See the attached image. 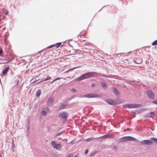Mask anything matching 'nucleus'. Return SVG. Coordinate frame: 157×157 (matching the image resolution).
<instances>
[{
    "mask_svg": "<svg viewBox=\"0 0 157 157\" xmlns=\"http://www.w3.org/2000/svg\"><path fill=\"white\" fill-rule=\"evenodd\" d=\"M98 74V73L95 72H88L84 74H82L80 76L75 79L76 82H78L84 79L88 78L91 77H94Z\"/></svg>",
    "mask_w": 157,
    "mask_h": 157,
    "instance_id": "f257e3e1",
    "label": "nucleus"
},
{
    "mask_svg": "<svg viewBox=\"0 0 157 157\" xmlns=\"http://www.w3.org/2000/svg\"><path fill=\"white\" fill-rule=\"evenodd\" d=\"M105 102L111 105H115L118 104L120 102L117 100H113L112 99H108L105 100Z\"/></svg>",
    "mask_w": 157,
    "mask_h": 157,
    "instance_id": "f03ea898",
    "label": "nucleus"
},
{
    "mask_svg": "<svg viewBox=\"0 0 157 157\" xmlns=\"http://www.w3.org/2000/svg\"><path fill=\"white\" fill-rule=\"evenodd\" d=\"M59 116V118L63 119L64 121H66L68 118L67 113L65 111H62L60 112Z\"/></svg>",
    "mask_w": 157,
    "mask_h": 157,
    "instance_id": "7ed1b4c3",
    "label": "nucleus"
},
{
    "mask_svg": "<svg viewBox=\"0 0 157 157\" xmlns=\"http://www.w3.org/2000/svg\"><path fill=\"white\" fill-rule=\"evenodd\" d=\"M99 97V96L97 94L94 93H90L85 94L83 96H82L81 97L82 98H98Z\"/></svg>",
    "mask_w": 157,
    "mask_h": 157,
    "instance_id": "20e7f679",
    "label": "nucleus"
},
{
    "mask_svg": "<svg viewBox=\"0 0 157 157\" xmlns=\"http://www.w3.org/2000/svg\"><path fill=\"white\" fill-rule=\"evenodd\" d=\"M148 97L151 99L155 98V95L153 91L151 90H148L146 91Z\"/></svg>",
    "mask_w": 157,
    "mask_h": 157,
    "instance_id": "39448f33",
    "label": "nucleus"
},
{
    "mask_svg": "<svg viewBox=\"0 0 157 157\" xmlns=\"http://www.w3.org/2000/svg\"><path fill=\"white\" fill-rule=\"evenodd\" d=\"M54 101V98L52 96L50 97L47 101V105L48 107H50L52 105Z\"/></svg>",
    "mask_w": 157,
    "mask_h": 157,
    "instance_id": "423d86ee",
    "label": "nucleus"
},
{
    "mask_svg": "<svg viewBox=\"0 0 157 157\" xmlns=\"http://www.w3.org/2000/svg\"><path fill=\"white\" fill-rule=\"evenodd\" d=\"M50 112V109L48 107L43 108L41 112V114L43 116H46L48 112Z\"/></svg>",
    "mask_w": 157,
    "mask_h": 157,
    "instance_id": "0eeeda50",
    "label": "nucleus"
},
{
    "mask_svg": "<svg viewBox=\"0 0 157 157\" xmlns=\"http://www.w3.org/2000/svg\"><path fill=\"white\" fill-rule=\"evenodd\" d=\"M152 142V141L148 140H144L140 141V143L142 145L146 144L149 145L151 144Z\"/></svg>",
    "mask_w": 157,
    "mask_h": 157,
    "instance_id": "6e6552de",
    "label": "nucleus"
},
{
    "mask_svg": "<svg viewBox=\"0 0 157 157\" xmlns=\"http://www.w3.org/2000/svg\"><path fill=\"white\" fill-rule=\"evenodd\" d=\"M142 59L140 57L134 58L133 59V62L137 64H140L142 62Z\"/></svg>",
    "mask_w": 157,
    "mask_h": 157,
    "instance_id": "1a4fd4ad",
    "label": "nucleus"
},
{
    "mask_svg": "<svg viewBox=\"0 0 157 157\" xmlns=\"http://www.w3.org/2000/svg\"><path fill=\"white\" fill-rule=\"evenodd\" d=\"M113 134H107L104 135H103V136H101L99 137V138H102L103 139H105L107 137H108L109 138H112L113 137Z\"/></svg>",
    "mask_w": 157,
    "mask_h": 157,
    "instance_id": "9d476101",
    "label": "nucleus"
},
{
    "mask_svg": "<svg viewBox=\"0 0 157 157\" xmlns=\"http://www.w3.org/2000/svg\"><path fill=\"white\" fill-rule=\"evenodd\" d=\"M100 84L103 88L105 90L107 89L108 88V86L107 83L104 82H101Z\"/></svg>",
    "mask_w": 157,
    "mask_h": 157,
    "instance_id": "9b49d317",
    "label": "nucleus"
},
{
    "mask_svg": "<svg viewBox=\"0 0 157 157\" xmlns=\"http://www.w3.org/2000/svg\"><path fill=\"white\" fill-rule=\"evenodd\" d=\"M112 89L113 93L115 94V95L117 97H118V96L120 95V92L117 90V89L115 87H113L112 88Z\"/></svg>",
    "mask_w": 157,
    "mask_h": 157,
    "instance_id": "f8f14e48",
    "label": "nucleus"
},
{
    "mask_svg": "<svg viewBox=\"0 0 157 157\" xmlns=\"http://www.w3.org/2000/svg\"><path fill=\"white\" fill-rule=\"evenodd\" d=\"M142 106L141 104H132V108H140Z\"/></svg>",
    "mask_w": 157,
    "mask_h": 157,
    "instance_id": "ddd939ff",
    "label": "nucleus"
},
{
    "mask_svg": "<svg viewBox=\"0 0 157 157\" xmlns=\"http://www.w3.org/2000/svg\"><path fill=\"white\" fill-rule=\"evenodd\" d=\"M127 136H124L121 137L119 140V142H122L126 141H127Z\"/></svg>",
    "mask_w": 157,
    "mask_h": 157,
    "instance_id": "4468645a",
    "label": "nucleus"
},
{
    "mask_svg": "<svg viewBox=\"0 0 157 157\" xmlns=\"http://www.w3.org/2000/svg\"><path fill=\"white\" fill-rule=\"evenodd\" d=\"M9 69H10V67H7L5 69H4L2 72L3 75H6L7 74V72L8 71Z\"/></svg>",
    "mask_w": 157,
    "mask_h": 157,
    "instance_id": "2eb2a0df",
    "label": "nucleus"
},
{
    "mask_svg": "<svg viewBox=\"0 0 157 157\" xmlns=\"http://www.w3.org/2000/svg\"><path fill=\"white\" fill-rule=\"evenodd\" d=\"M127 136V141H135L136 140L137 141H139L135 138L131 136Z\"/></svg>",
    "mask_w": 157,
    "mask_h": 157,
    "instance_id": "dca6fc26",
    "label": "nucleus"
},
{
    "mask_svg": "<svg viewBox=\"0 0 157 157\" xmlns=\"http://www.w3.org/2000/svg\"><path fill=\"white\" fill-rule=\"evenodd\" d=\"M122 107L124 108H128V109L132 108V104L124 105H122Z\"/></svg>",
    "mask_w": 157,
    "mask_h": 157,
    "instance_id": "f3484780",
    "label": "nucleus"
},
{
    "mask_svg": "<svg viewBox=\"0 0 157 157\" xmlns=\"http://www.w3.org/2000/svg\"><path fill=\"white\" fill-rule=\"evenodd\" d=\"M61 144L59 143L56 144V145L55 146V148L57 150L59 149L61 147Z\"/></svg>",
    "mask_w": 157,
    "mask_h": 157,
    "instance_id": "a211bd4d",
    "label": "nucleus"
},
{
    "mask_svg": "<svg viewBox=\"0 0 157 157\" xmlns=\"http://www.w3.org/2000/svg\"><path fill=\"white\" fill-rule=\"evenodd\" d=\"M51 78V77H50L49 76H47V77H46L45 78H42L40 82H44V81H47L49 79H50Z\"/></svg>",
    "mask_w": 157,
    "mask_h": 157,
    "instance_id": "6ab92c4d",
    "label": "nucleus"
},
{
    "mask_svg": "<svg viewBox=\"0 0 157 157\" xmlns=\"http://www.w3.org/2000/svg\"><path fill=\"white\" fill-rule=\"evenodd\" d=\"M41 94V91L40 90H38L36 92V96L37 97H39Z\"/></svg>",
    "mask_w": 157,
    "mask_h": 157,
    "instance_id": "aec40b11",
    "label": "nucleus"
},
{
    "mask_svg": "<svg viewBox=\"0 0 157 157\" xmlns=\"http://www.w3.org/2000/svg\"><path fill=\"white\" fill-rule=\"evenodd\" d=\"M66 105L62 104L59 107L58 109L59 110H62L65 109V107Z\"/></svg>",
    "mask_w": 157,
    "mask_h": 157,
    "instance_id": "412c9836",
    "label": "nucleus"
},
{
    "mask_svg": "<svg viewBox=\"0 0 157 157\" xmlns=\"http://www.w3.org/2000/svg\"><path fill=\"white\" fill-rule=\"evenodd\" d=\"M62 43L61 42H59L54 44V45H55L54 47H55L56 48H58L61 45Z\"/></svg>",
    "mask_w": 157,
    "mask_h": 157,
    "instance_id": "4be33fe9",
    "label": "nucleus"
},
{
    "mask_svg": "<svg viewBox=\"0 0 157 157\" xmlns=\"http://www.w3.org/2000/svg\"><path fill=\"white\" fill-rule=\"evenodd\" d=\"M98 151H95L92 152L90 154V156H93L95 155L96 154L98 153Z\"/></svg>",
    "mask_w": 157,
    "mask_h": 157,
    "instance_id": "5701e85b",
    "label": "nucleus"
},
{
    "mask_svg": "<svg viewBox=\"0 0 157 157\" xmlns=\"http://www.w3.org/2000/svg\"><path fill=\"white\" fill-rule=\"evenodd\" d=\"M84 33H83L82 31L80 32V33L77 35V37L78 38H79V37H81L82 36H84Z\"/></svg>",
    "mask_w": 157,
    "mask_h": 157,
    "instance_id": "b1692460",
    "label": "nucleus"
},
{
    "mask_svg": "<svg viewBox=\"0 0 157 157\" xmlns=\"http://www.w3.org/2000/svg\"><path fill=\"white\" fill-rule=\"evenodd\" d=\"M30 117H28L27 119V126H30Z\"/></svg>",
    "mask_w": 157,
    "mask_h": 157,
    "instance_id": "393cba45",
    "label": "nucleus"
},
{
    "mask_svg": "<svg viewBox=\"0 0 157 157\" xmlns=\"http://www.w3.org/2000/svg\"><path fill=\"white\" fill-rule=\"evenodd\" d=\"M56 143L55 141H52L51 142V144L52 145V147L54 148L55 145H56Z\"/></svg>",
    "mask_w": 157,
    "mask_h": 157,
    "instance_id": "a878e982",
    "label": "nucleus"
},
{
    "mask_svg": "<svg viewBox=\"0 0 157 157\" xmlns=\"http://www.w3.org/2000/svg\"><path fill=\"white\" fill-rule=\"evenodd\" d=\"M151 140L154 141L157 144V138L155 137H152L151 138Z\"/></svg>",
    "mask_w": 157,
    "mask_h": 157,
    "instance_id": "bb28decb",
    "label": "nucleus"
},
{
    "mask_svg": "<svg viewBox=\"0 0 157 157\" xmlns=\"http://www.w3.org/2000/svg\"><path fill=\"white\" fill-rule=\"evenodd\" d=\"M151 45L153 46L157 45V40H155L152 44Z\"/></svg>",
    "mask_w": 157,
    "mask_h": 157,
    "instance_id": "cd10ccee",
    "label": "nucleus"
},
{
    "mask_svg": "<svg viewBox=\"0 0 157 157\" xmlns=\"http://www.w3.org/2000/svg\"><path fill=\"white\" fill-rule=\"evenodd\" d=\"M150 114L151 115H152V117H153L155 116V113L154 112L151 111L150 112Z\"/></svg>",
    "mask_w": 157,
    "mask_h": 157,
    "instance_id": "c85d7f7f",
    "label": "nucleus"
},
{
    "mask_svg": "<svg viewBox=\"0 0 157 157\" xmlns=\"http://www.w3.org/2000/svg\"><path fill=\"white\" fill-rule=\"evenodd\" d=\"M146 117L147 118H150L152 117V115H151L149 113H148L146 115Z\"/></svg>",
    "mask_w": 157,
    "mask_h": 157,
    "instance_id": "c756f323",
    "label": "nucleus"
},
{
    "mask_svg": "<svg viewBox=\"0 0 157 157\" xmlns=\"http://www.w3.org/2000/svg\"><path fill=\"white\" fill-rule=\"evenodd\" d=\"M75 67L73 68H71V69H70L69 70L67 71H72V70H74V69L76 68H78V67Z\"/></svg>",
    "mask_w": 157,
    "mask_h": 157,
    "instance_id": "7c9ffc66",
    "label": "nucleus"
},
{
    "mask_svg": "<svg viewBox=\"0 0 157 157\" xmlns=\"http://www.w3.org/2000/svg\"><path fill=\"white\" fill-rule=\"evenodd\" d=\"M54 46H55V45L52 44V45H51L48 47H47V48H48V49L50 48H51Z\"/></svg>",
    "mask_w": 157,
    "mask_h": 157,
    "instance_id": "2f4dec72",
    "label": "nucleus"
},
{
    "mask_svg": "<svg viewBox=\"0 0 157 157\" xmlns=\"http://www.w3.org/2000/svg\"><path fill=\"white\" fill-rule=\"evenodd\" d=\"M64 131H62L60 132H59L57 134H56V136H58V135H61L62 133L64 132Z\"/></svg>",
    "mask_w": 157,
    "mask_h": 157,
    "instance_id": "473e14b6",
    "label": "nucleus"
},
{
    "mask_svg": "<svg viewBox=\"0 0 157 157\" xmlns=\"http://www.w3.org/2000/svg\"><path fill=\"white\" fill-rule=\"evenodd\" d=\"M143 112V111L141 109H139L137 112L138 114L141 113Z\"/></svg>",
    "mask_w": 157,
    "mask_h": 157,
    "instance_id": "72a5a7b5",
    "label": "nucleus"
},
{
    "mask_svg": "<svg viewBox=\"0 0 157 157\" xmlns=\"http://www.w3.org/2000/svg\"><path fill=\"white\" fill-rule=\"evenodd\" d=\"M27 136H28L30 133V130H27L26 131Z\"/></svg>",
    "mask_w": 157,
    "mask_h": 157,
    "instance_id": "f704fd0d",
    "label": "nucleus"
},
{
    "mask_svg": "<svg viewBox=\"0 0 157 157\" xmlns=\"http://www.w3.org/2000/svg\"><path fill=\"white\" fill-rule=\"evenodd\" d=\"M152 102L154 104L157 105V100H153L152 101Z\"/></svg>",
    "mask_w": 157,
    "mask_h": 157,
    "instance_id": "c9c22d12",
    "label": "nucleus"
},
{
    "mask_svg": "<svg viewBox=\"0 0 157 157\" xmlns=\"http://www.w3.org/2000/svg\"><path fill=\"white\" fill-rule=\"evenodd\" d=\"M71 91L74 92H76V90L75 88H72L71 90Z\"/></svg>",
    "mask_w": 157,
    "mask_h": 157,
    "instance_id": "e433bc0d",
    "label": "nucleus"
},
{
    "mask_svg": "<svg viewBox=\"0 0 157 157\" xmlns=\"http://www.w3.org/2000/svg\"><path fill=\"white\" fill-rule=\"evenodd\" d=\"M52 155L53 157H58V155L55 153H54Z\"/></svg>",
    "mask_w": 157,
    "mask_h": 157,
    "instance_id": "4c0bfd02",
    "label": "nucleus"
},
{
    "mask_svg": "<svg viewBox=\"0 0 157 157\" xmlns=\"http://www.w3.org/2000/svg\"><path fill=\"white\" fill-rule=\"evenodd\" d=\"M124 54V53H123L117 54V56H118V57H119L121 56V54Z\"/></svg>",
    "mask_w": 157,
    "mask_h": 157,
    "instance_id": "58836bf2",
    "label": "nucleus"
},
{
    "mask_svg": "<svg viewBox=\"0 0 157 157\" xmlns=\"http://www.w3.org/2000/svg\"><path fill=\"white\" fill-rule=\"evenodd\" d=\"M73 156V154H70L67 157H72Z\"/></svg>",
    "mask_w": 157,
    "mask_h": 157,
    "instance_id": "ea45409f",
    "label": "nucleus"
},
{
    "mask_svg": "<svg viewBox=\"0 0 157 157\" xmlns=\"http://www.w3.org/2000/svg\"><path fill=\"white\" fill-rule=\"evenodd\" d=\"M92 139V138H88L86 139V140L88 141H91V139Z\"/></svg>",
    "mask_w": 157,
    "mask_h": 157,
    "instance_id": "a19ab883",
    "label": "nucleus"
},
{
    "mask_svg": "<svg viewBox=\"0 0 157 157\" xmlns=\"http://www.w3.org/2000/svg\"><path fill=\"white\" fill-rule=\"evenodd\" d=\"M91 86L92 87H94V86H95V84L94 83H92L90 84Z\"/></svg>",
    "mask_w": 157,
    "mask_h": 157,
    "instance_id": "79ce46f5",
    "label": "nucleus"
},
{
    "mask_svg": "<svg viewBox=\"0 0 157 157\" xmlns=\"http://www.w3.org/2000/svg\"><path fill=\"white\" fill-rule=\"evenodd\" d=\"M143 111H144L147 110L148 109L147 108H144V109H141Z\"/></svg>",
    "mask_w": 157,
    "mask_h": 157,
    "instance_id": "37998d69",
    "label": "nucleus"
},
{
    "mask_svg": "<svg viewBox=\"0 0 157 157\" xmlns=\"http://www.w3.org/2000/svg\"><path fill=\"white\" fill-rule=\"evenodd\" d=\"M88 150H87V149L86 150L85 152V154H86L87 153H88Z\"/></svg>",
    "mask_w": 157,
    "mask_h": 157,
    "instance_id": "c03bdc74",
    "label": "nucleus"
},
{
    "mask_svg": "<svg viewBox=\"0 0 157 157\" xmlns=\"http://www.w3.org/2000/svg\"><path fill=\"white\" fill-rule=\"evenodd\" d=\"M3 53V51L2 49L1 48V49L0 50V54H2Z\"/></svg>",
    "mask_w": 157,
    "mask_h": 157,
    "instance_id": "a18cd8bd",
    "label": "nucleus"
},
{
    "mask_svg": "<svg viewBox=\"0 0 157 157\" xmlns=\"http://www.w3.org/2000/svg\"><path fill=\"white\" fill-rule=\"evenodd\" d=\"M58 139H60V140H66V141H67V139H62V138H61V137L59 138H58Z\"/></svg>",
    "mask_w": 157,
    "mask_h": 157,
    "instance_id": "49530a36",
    "label": "nucleus"
},
{
    "mask_svg": "<svg viewBox=\"0 0 157 157\" xmlns=\"http://www.w3.org/2000/svg\"><path fill=\"white\" fill-rule=\"evenodd\" d=\"M113 149L115 150V151H116L117 150V147L116 146H114Z\"/></svg>",
    "mask_w": 157,
    "mask_h": 157,
    "instance_id": "de8ad7c7",
    "label": "nucleus"
},
{
    "mask_svg": "<svg viewBox=\"0 0 157 157\" xmlns=\"http://www.w3.org/2000/svg\"><path fill=\"white\" fill-rule=\"evenodd\" d=\"M27 130H29V128H30V126H27Z\"/></svg>",
    "mask_w": 157,
    "mask_h": 157,
    "instance_id": "09e8293b",
    "label": "nucleus"
},
{
    "mask_svg": "<svg viewBox=\"0 0 157 157\" xmlns=\"http://www.w3.org/2000/svg\"><path fill=\"white\" fill-rule=\"evenodd\" d=\"M67 44L69 45H70V46L71 47H72V48L73 47V46L70 44V43L69 42H68Z\"/></svg>",
    "mask_w": 157,
    "mask_h": 157,
    "instance_id": "8fccbe9b",
    "label": "nucleus"
},
{
    "mask_svg": "<svg viewBox=\"0 0 157 157\" xmlns=\"http://www.w3.org/2000/svg\"><path fill=\"white\" fill-rule=\"evenodd\" d=\"M56 79H54L53 80L52 82H50V83H52L53 82L55 81H56Z\"/></svg>",
    "mask_w": 157,
    "mask_h": 157,
    "instance_id": "3c124183",
    "label": "nucleus"
},
{
    "mask_svg": "<svg viewBox=\"0 0 157 157\" xmlns=\"http://www.w3.org/2000/svg\"><path fill=\"white\" fill-rule=\"evenodd\" d=\"M102 75H103V76H103V77H107L106 76V75H103V74H102Z\"/></svg>",
    "mask_w": 157,
    "mask_h": 157,
    "instance_id": "603ef678",
    "label": "nucleus"
},
{
    "mask_svg": "<svg viewBox=\"0 0 157 157\" xmlns=\"http://www.w3.org/2000/svg\"><path fill=\"white\" fill-rule=\"evenodd\" d=\"M134 52V51H131V52H128V53H130V52H132V53H133Z\"/></svg>",
    "mask_w": 157,
    "mask_h": 157,
    "instance_id": "864d4df0",
    "label": "nucleus"
},
{
    "mask_svg": "<svg viewBox=\"0 0 157 157\" xmlns=\"http://www.w3.org/2000/svg\"><path fill=\"white\" fill-rule=\"evenodd\" d=\"M63 44H64V42L63 43ZM63 45H61V48H63Z\"/></svg>",
    "mask_w": 157,
    "mask_h": 157,
    "instance_id": "5fc2aeb1",
    "label": "nucleus"
},
{
    "mask_svg": "<svg viewBox=\"0 0 157 157\" xmlns=\"http://www.w3.org/2000/svg\"><path fill=\"white\" fill-rule=\"evenodd\" d=\"M69 40V42L70 41H72V39H70Z\"/></svg>",
    "mask_w": 157,
    "mask_h": 157,
    "instance_id": "6e6d98bb",
    "label": "nucleus"
},
{
    "mask_svg": "<svg viewBox=\"0 0 157 157\" xmlns=\"http://www.w3.org/2000/svg\"><path fill=\"white\" fill-rule=\"evenodd\" d=\"M59 78H56V79H56V80H57L59 79Z\"/></svg>",
    "mask_w": 157,
    "mask_h": 157,
    "instance_id": "4d7b16f0",
    "label": "nucleus"
},
{
    "mask_svg": "<svg viewBox=\"0 0 157 157\" xmlns=\"http://www.w3.org/2000/svg\"><path fill=\"white\" fill-rule=\"evenodd\" d=\"M47 128L48 129V130H49V129H50V128L49 127H48Z\"/></svg>",
    "mask_w": 157,
    "mask_h": 157,
    "instance_id": "13d9d810",
    "label": "nucleus"
},
{
    "mask_svg": "<svg viewBox=\"0 0 157 157\" xmlns=\"http://www.w3.org/2000/svg\"><path fill=\"white\" fill-rule=\"evenodd\" d=\"M17 84L18 83V82H19V81H18V80H17Z\"/></svg>",
    "mask_w": 157,
    "mask_h": 157,
    "instance_id": "bf43d9fd",
    "label": "nucleus"
},
{
    "mask_svg": "<svg viewBox=\"0 0 157 157\" xmlns=\"http://www.w3.org/2000/svg\"><path fill=\"white\" fill-rule=\"evenodd\" d=\"M130 129V128H127V130H129V129Z\"/></svg>",
    "mask_w": 157,
    "mask_h": 157,
    "instance_id": "052dcab7",
    "label": "nucleus"
},
{
    "mask_svg": "<svg viewBox=\"0 0 157 157\" xmlns=\"http://www.w3.org/2000/svg\"><path fill=\"white\" fill-rule=\"evenodd\" d=\"M74 157H78V156H77V155H76L75 156H74Z\"/></svg>",
    "mask_w": 157,
    "mask_h": 157,
    "instance_id": "680f3d73",
    "label": "nucleus"
},
{
    "mask_svg": "<svg viewBox=\"0 0 157 157\" xmlns=\"http://www.w3.org/2000/svg\"><path fill=\"white\" fill-rule=\"evenodd\" d=\"M126 130H126V129H124V131H126Z\"/></svg>",
    "mask_w": 157,
    "mask_h": 157,
    "instance_id": "e2e57ef3",
    "label": "nucleus"
},
{
    "mask_svg": "<svg viewBox=\"0 0 157 157\" xmlns=\"http://www.w3.org/2000/svg\"><path fill=\"white\" fill-rule=\"evenodd\" d=\"M13 146L12 147V148L13 149Z\"/></svg>",
    "mask_w": 157,
    "mask_h": 157,
    "instance_id": "0e129e2a",
    "label": "nucleus"
},
{
    "mask_svg": "<svg viewBox=\"0 0 157 157\" xmlns=\"http://www.w3.org/2000/svg\"><path fill=\"white\" fill-rule=\"evenodd\" d=\"M4 30V31H8V30Z\"/></svg>",
    "mask_w": 157,
    "mask_h": 157,
    "instance_id": "69168bd1",
    "label": "nucleus"
},
{
    "mask_svg": "<svg viewBox=\"0 0 157 157\" xmlns=\"http://www.w3.org/2000/svg\"><path fill=\"white\" fill-rule=\"evenodd\" d=\"M73 141V140L71 141L70 142V143L72 142Z\"/></svg>",
    "mask_w": 157,
    "mask_h": 157,
    "instance_id": "338daca9",
    "label": "nucleus"
},
{
    "mask_svg": "<svg viewBox=\"0 0 157 157\" xmlns=\"http://www.w3.org/2000/svg\"><path fill=\"white\" fill-rule=\"evenodd\" d=\"M3 56V55H2V56Z\"/></svg>",
    "mask_w": 157,
    "mask_h": 157,
    "instance_id": "774afa93",
    "label": "nucleus"
}]
</instances>
